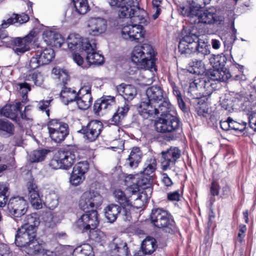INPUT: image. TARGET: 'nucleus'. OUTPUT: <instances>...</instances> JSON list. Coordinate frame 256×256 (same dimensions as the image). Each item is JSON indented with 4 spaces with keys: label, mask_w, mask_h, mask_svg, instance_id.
<instances>
[{
    "label": "nucleus",
    "mask_w": 256,
    "mask_h": 256,
    "mask_svg": "<svg viewBox=\"0 0 256 256\" xmlns=\"http://www.w3.org/2000/svg\"><path fill=\"white\" fill-rule=\"evenodd\" d=\"M8 190V188L6 184H0V207L4 206L7 202L6 193Z\"/></svg>",
    "instance_id": "48"
},
{
    "label": "nucleus",
    "mask_w": 256,
    "mask_h": 256,
    "mask_svg": "<svg viewBox=\"0 0 256 256\" xmlns=\"http://www.w3.org/2000/svg\"><path fill=\"white\" fill-rule=\"evenodd\" d=\"M78 92L70 88L64 86L62 88L60 94V98L66 104L70 102L76 100Z\"/></svg>",
    "instance_id": "33"
},
{
    "label": "nucleus",
    "mask_w": 256,
    "mask_h": 256,
    "mask_svg": "<svg viewBox=\"0 0 256 256\" xmlns=\"http://www.w3.org/2000/svg\"><path fill=\"white\" fill-rule=\"evenodd\" d=\"M202 8L198 10L196 15L193 16H189L190 18H196L198 22L206 24H222L224 22V18L221 16H218L216 14V10L214 8H210L202 10Z\"/></svg>",
    "instance_id": "10"
},
{
    "label": "nucleus",
    "mask_w": 256,
    "mask_h": 256,
    "mask_svg": "<svg viewBox=\"0 0 256 256\" xmlns=\"http://www.w3.org/2000/svg\"><path fill=\"white\" fill-rule=\"evenodd\" d=\"M194 52H196L197 55L204 58L206 56L208 55L210 52V45L202 40H200L197 44Z\"/></svg>",
    "instance_id": "38"
},
{
    "label": "nucleus",
    "mask_w": 256,
    "mask_h": 256,
    "mask_svg": "<svg viewBox=\"0 0 256 256\" xmlns=\"http://www.w3.org/2000/svg\"><path fill=\"white\" fill-rule=\"evenodd\" d=\"M142 158V152L140 148H134L132 150L128 158L126 159L125 164L132 168H136L138 166Z\"/></svg>",
    "instance_id": "30"
},
{
    "label": "nucleus",
    "mask_w": 256,
    "mask_h": 256,
    "mask_svg": "<svg viewBox=\"0 0 256 256\" xmlns=\"http://www.w3.org/2000/svg\"><path fill=\"white\" fill-rule=\"evenodd\" d=\"M124 26L122 30V35L125 40L138 42L144 38V32L142 26L138 22H133Z\"/></svg>",
    "instance_id": "17"
},
{
    "label": "nucleus",
    "mask_w": 256,
    "mask_h": 256,
    "mask_svg": "<svg viewBox=\"0 0 256 256\" xmlns=\"http://www.w3.org/2000/svg\"><path fill=\"white\" fill-rule=\"evenodd\" d=\"M248 118L250 127L256 132V111L252 112Z\"/></svg>",
    "instance_id": "61"
},
{
    "label": "nucleus",
    "mask_w": 256,
    "mask_h": 256,
    "mask_svg": "<svg viewBox=\"0 0 256 256\" xmlns=\"http://www.w3.org/2000/svg\"><path fill=\"white\" fill-rule=\"evenodd\" d=\"M89 168L88 164L86 161L80 162L77 163L73 168V171L77 172L78 174L84 176L85 173L88 171Z\"/></svg>",
    "instance_id": "45"
},
{
    "label": "nucleus",
    "mask_w": 256,
    "mask_h": 256,
    "mask_svg": "<svg viewBox=\"0 0 256 256\" xmlns=\"http://www.w3.org/2000/svg\"><path fill=\"white\" fill-rule=\"evenodd\" d=\"M52 73L55 76V78L58 79L64 84L68 80V72L60 68H54L52 70Z\"/></svg>",
    "instance_id": "42"
},
{
    "label": "nucleus",
    "mask_w": 256,
    "mask_h": 256,
    "mask_svg": "<svg viewBox=\"0 0 256 256\" xmlns=\"http://www.w3.org/2000/svg\"><path fill=\"white\" fill-rule=\"evenodd\" d=\"M110 247L112 250L111 256H129L126 243L120 239H114Z\"/></svg>",
    "instance_id": "26"
},
{
    "label": "nucleus",
    "mask_w": 256,
    "mask_h": 256,
    "mask_svg": "<svg viewBox=\"0 0 256 256\" xmlns=\"http://www.w3.org/2000/svg\"><path fill=\"white\" fill-rule=\"evenodd\" d=\"M156 240L151 237H147L142 244L141 248L144 254H150L155 251L157 248Z\"/></svg>",
    "instance_id": "34"
},
{
    "label": "nucleus",
    "mask_w": 256,
    "mask_h": 256,
    "mask_svg": "<svg viewBox=\"0 0 256 256\" xmlns=\"http://www.w3.org/2000/svg\"><path fill=\"white\" fill-rule=\"evenodd\" d=\"M114 194L116 200L122 207L123 210L122 212V219L125 221H130L132 218L130 210L132 208L134 207L139 208H140V206L136 205V202L132 204L130 200L126 197L124 192L120 190H116Z\"/></svg>",
    "instance_id": "11"
},
{
    "label": "nucleus",
    "mask_w": 256,
    "mask_h": 256,
    "mask_svg": "<svg viewBox=\"0 0 256 256\" xmlns=\"http://www.w3.org/2000/svg\"><path fill=\"white\" fill-rule=\"evenodd\" d=\"M197 6H192V14H196L198 10L200 8H202L204 6L210 4V0H197Z\"/></svg>",
    "instance_id": "57"
},
{
    "label": "nucleus",
    "mask_w": 256,
    "mask_h": 256,
    "mask_svg": "<svg viewBox=\"0 0 256 256\" xmlns=\"http://www.w3.org/2000/svg\"><path fill=\"white\" fill-rule=\"evenodd\" d=\"M74 7L68 9L66 16L68 20L75 22L80 16L85 14L88 10V6L87 0H73Z\"/></svg>",
    "instance_id": "16"
},
{
    "label": "nucleus",
    "mask_w": 256,
    "mask_h": 256,
    "mask_svg": "<svg viewBox=\"0 0 256 256\" xmlns=\"http://www.w3.org/2000/svg\"><path fill=\"white\" fill-rule=\"evenodd\" d=\"M121 208L116 204H110L108 206L104 209L106 218L108 222H114L120 214Z\"/></svg>",
    "instance_id": "31"
},
{
    "label": "nucleus",
    "mask_w": 256,
    "mask_h": 256,
    "mask_svg": "<svg viewBox=\"0 0 256 256\" xmlns=\"http://www.w3.org/2000/svg\"><path fill=\"white\" fill-rule=\"evenodd\" d=\"M40 66H42V64L40 62L38 56H36V54L35 52L34 55L30 60L29 66L31 69L34 70L38 68Z\"/></svg>",
    "instance_id": "56"
},
{
    "label": "nucleus",
    "mask_w": 256,
    "mask_h": 256,
    "mask_svg": "<svg viewBox=\"0 0 256 256\" xmlns=\"http://www.w3.org/2000/svg\"><path fill=\"white\" fill-rule=\"evenodd\" d=\"M28 197L32 206L36 210L42 208V201L37 186L33 182L28 183Z\"/></svg>",
    "instance_id": "22"
},
{
    "label": "nucleus",
    "mask_w": 256,
    "mask_h": 256,
    "mask_svg": "<svg viewBox=\"0 0 256 256\" xmlns=\"http://www.w3.org/2000/svg\"><path fill=\"white\" fill-rule=\"evenodd\" d=\"M76 52H74L72 54V60L78 66L84 68V66H83L84 62L83 58L80 54L76 53Z\"/></svg>",
    "instance_id": "60"
},
{
    "label": "nucleus",
    "mask_w": 256,
    "mask_h": 256,
    "mask_svg": "<svg viewBox=\"0 0 256 256\" xmlns=\"http://www.w3.org/2000/svg\"><path fill=\"white\" fill-rule=\"evenodd\" d=\"M42 38L47 44L56 48H60L64 42L60 34L50 30L44 32Z\"/></svg>",
    "instance_id": "23"
},
{
    "label": "nucleus",
    "mask_w": 256,
    "mask_h": 256,
    "mask_svg": "<svg viewBox=\"0 0 256 256\" xmlns=\"http://www.w3.org/2000/svg\"><path fill=\"white\" fill-rule=\"evenodd\" d=\"M48 152L50 150L45 149L35 150L30 155V160L32 162L42 161L44 160Z\"/></svg>",
    "instance_id": "40"
},
{
    "label": "nucleus",
    "mask_w": 256,
    "mask_h": 256,
    "mask_svg": "<svg viewBox=\"0 0 256 256\" xmlns=\"http://www.w3.org/2000/svg\"><path fill=\"white\" fill-rule=\"evenodd\" d=\"M210 63L214 68L212 71L218 70V72L224 73L226 75H229L230 78L231 76L230 74L227 70H223L226 63V58L221 54H212L209 58Z\"/></svg>",
    "instance_id": "25"
},
{
    "label": "nucleus",
    "mask_w": 256,
    "mask_h": 256,
    "mask_svg": "<svg viewBox=\"0 0 256 256\" xmlns=\"http://www.w3.org/2000/svg\"><path fill=\"white\" fill-rule=\"evenodd\" d=\"M129 110V106L125 104L122 106L118 108L116 112L120 114V116L124 118Z\"/></svg>",
    "instance_id": "64"
},
{
    "label": "nucleus",
    "mask_w": 256,
    "mask_h": 256,
    "mask_svg": "<svg viewBox=\"0 0 256 256\" xmlns=\"http://www.w3.org/2000/svg\"><path fill=\"white\" fill-rule=\"evenodd\" d=\"M14 125L7 120L0 119V132H4L10 134H13Z\"/></svg>",
    "instance_id": "47"
},
{
    "label": "nucleus",
    "mask_w": 256,
    "mask_h": 256,
    "mask_svg": "<svg viewBox=\"0 0 256 256\" xmlns=\"http://www.w3.org/2000/svg\"><path fill=\"white\" fill-rule=\"evenodd\" d=\"M161 0H152V4L153 8L155 13L153 14L152 17L154 20L156 19L160 13V9L159 8L161 4Z\"/></svg>",
    "instance_id": "58"
},
{
    "label": "nucleus",
    "mask_w": 256,
    "mask_h": 256,
    "mask_svg": "<svg viewBox=\"0 0 256 256\" xmlns=\"http://www.w3.org/2000/svg\"><path fill=\"white\" fill-rule=\"evenodd\" d=\"M36 53V56H38L42 65L48 64L54 57V50L51 48L38 50Z\"/></svg>",
    "instance_id": "32"
},
{
    "label": "nucleus",
    "mask_w": 256,
    "mask_h": 256,
    "mask_svg": "<svg viewBox=\"0 0 256 256\" xmlns=\"http://www.w3.org/2000/svg\"><path fill=\"white\" fill-rule=\"evenodd\" d=\"M106 22L102 18H90L88 22L87 30L90 35L98 36L106 30Z\"/></svg>",
    "instance_id": "21"
},
{
    "label": "nucleus",
    "mask_w": 256,
    "mask_h": 256,
    "mask_svg": "<svg viewBox=\"0 0 256 256\" xmlns=\"http://www.w3.org/2000/svg\"><path fill=\"white\" fill-rule=\"evenodd\" d=\"M187 2L189 4L188 8H182L181 13L184 16H193L194 14L192 13V6L194 7L197 6V0H186Z\"/></svg>",
    "instance_id": "49"
},
{
    "label": "nucleus",
    "mask_w": 256,
    "mask_h": 256,
    "mask_svg": "<svg viewBox=\"0 0 256 256\" xmlns=\"http://www.w3.org/2000/svg\"><path fill=\"white\" fill-rule=\"evenodd\" d=\"M113 8L118 9L120 18H130L133 22L145 24L146 12L138 6H131L125 0H107Z\"/></svg>",
    "instance_id": "4"
},
{
    "label": "nucleus",
    "mask_w": 256,
    "mask_h": 256,
    "mask_svg": "<svg viewBox=\"0 0 256 256\" xmlns=\"http://www.w3.org/2000/svg\"><path fill=\"white\" fill-rule=\"evenodd\" d=\"M150 220L158 228L171 229L172 221L170 220L168 212L162 208L153 209L150 214Z\"/></svg>",
    "instance_id": "13"
},
{
    "label": "nucleus",
    "mask_w": 256,
    "mask_h": 256,
    "mask_svg": "<svg viewBox=\"0 0 256 256\" xmlns=\"http://www.w3.org/2000/svg\"><path fill=\"white\" fill-rule=\"evenodd\" d=\"M12 254L10 252V249L6 244H0V256H11Z\"/></svg>",
    "instance_id": "62"
},
{
    "label": "nucleus",
    "mask_w": 256,
    "mask_h": 256,
    "mask_svg": "<svg viewBox=\"0 0 256 256\" xmlns=\"http://www.w3.org/2000/svg\"><path fill=\"white\" fill-rule=\"evenodd\" d=\"M168 112L169 110L166 112L158 114L160 117L154 123L155 130L158 132L174 134L180 130L178 119Z\"/></svg>",
    "instance_id": "6"
},
{
    "label": "nucleus",
    "mask_w": 256,
    "mask_h": 256,
    "mask_svg": "<svg viewBox=\"0 0 256 256\" xmlns=\"http://www.w3.org/2000/svg\"><path fill=\"white\" fill-rule=\"evenodd\" d=\"M148 100L140 102L138 108L139 114L144 118L154 116L160 112H166L170 108V104L164 95L160 86H152L146 90Z\"/></svg>",
    "instance_id": "1"
},
{
    "label": "nucleus",
    "mask_w": 256,
    "mask_h": 256,
    "mask_svg": "<svg viewBox=\"0 0 256 256\" xmlns=\"http://www.w3.org/2000/svg\"><path fill=\"white\" fill-rule=\"evenodd\" d=\"M194 70V72L198 75H202L206 72V67L202 60L196 59L193 62L192 66Z\"/></svg>",
    "instance_id": "44"
},
{
    "label": "nucleus",
    "mask_w": 256,
    "mask_h": 256,
    "mask_svg": "<svg viewBox=\"0 0 256 256\" xmlns=\"http://www.w3.org/2000/svg\"><path fill=\"white\" fill-rule=\"evenodd\" d=\"M115 105L114 97L106 96L97 100L94 106V111L95 114H99L102 110L106 109L110 110Z\"/></svg>",
    "instance_id": "24"
},
{
    "label": "nucleus",
    "mask_w": 256,
    "mask_h": 256,
    "mask_svg": "<svg viewBox=\"0 0 256 256\" xmlns=\"http://www.w3.org/2000/svg\"><path fill=\"white\" fill-rule=\"evenodd\" d=\"M117 90L124 99L128 102L132 100L137 94L136 88L131 84H122L117 86Z\"/></svg>",
    "instance_id": "27"
},
{
    "label": "nucleus",
    "mask_w": 256,
    "mask_h": 256,
    "mask_svg": "<svg viewBox=\"0 0 256 256\" xmlns=\"http://www.w3.org/2000/svg\"><path fill=\"white\" fill-rule=\"evenodd\" d=\"M196 109L198 116L206 117L209 115L208 108L206 103L198 104Z\"/></svg>",
    "instance_id": "50"
},
{
    "label": "nucleus",
    "mask_w": 256,
    "mask_h": 256,
    "mask_svg": "<svg viewBox=\"0 0 256 256\" xmlns=\"http://www.w3.org/2000/svg\"><path fill=\"white\" fill-rule=\"evenodd\" d=\"M154 56L152 46L146 44L134 48L132 52V60L140 69L156 70L153 57Z\"/></svg>",
    "instance_id": "5"
},
{
    "label": "nucleus",
    "mask_w": 256,
    "mask_h": 256,
    "mask_svg": "<svg viewBox=\"0 0 256 256\" xmlns=\"http://www.w3.org/2000/svg\"><path fill=\"white\" fill-rule=\"evenodd\" d=\"M86 192L90 196L91 198H90V200L95 208H97L102 204V198L99 193L94 191H89Z\"/></svg>",
    "instance_id": "43"
},
{
    "label": "nucleus",
    "mask_w": 256,
    "mask_h": 256,
    "mask_svg": "<svg viewBox=\"0 0 256 256\" xmlns=\"http://www.w3.org/2000/svg\"><path fill=\"white\" fill-rule=\"evenodd\" d=\"M22 108V104L20 102H17L14 105L7 104L0 110V115L14 120Z\"/></svg>",
    "instance_id": "28"
},
{
    "label": "nucleus",
    "mask_w": 256,
    "mask_h": 256,
    "mask_svg": "<svg viewBox=\"0 0 256 256\" xmlns=\"http://www.w3.org/2000/svg\"><path fill=\"white\" fill-rule=\"evenodd\" d=\"M198 40H200V39L196 34L189 32L188 34L184 36L180 40V47L181 50H184L186 44L189 45L191 44L192 46H194V48H196Z\"/></svg>",
    "instance_id": "35"
},
{
    "label": "nucleus",
    "mask_w": 256,
    "mask_h": 256,
    "mask_svg": "<svg viewBox=\"0 0 256 256\" xmlns=\"http://www.w3.org/2000/svg\"><path fill=\"white\" fill-rule=\"evenodd\" d=\"M143 173L146 175H150L153 174L156 168V161L154 158H150L145 162Z\"/></svg>",
    "instance_id": "41"
},
{
    "label": "nucleus",
    "mask_w": 256,
    "mask_h": 256,
    "mask_svg": "<svg viewBox=\"0 0 256 256\" xmlns=\"http://www.w3.org/2000/svg\"><path fill=\"white\" fill-rule=\"evenodd\" d=\"M178 48L179 52L180 53V54L184 55V56L186 57L192 54L195 52L196 50V48H194V46H192L191 44L189 45L188 44H186V46H184V50H181V48L180 47V42H179Z\"/></svg>",
    "instance_id": "54"
},
{
    "label": "nucleus",
    "mask_w": 256,
    "mask_h": 256,
    "mask_svg": "<svg viewBox=\"0 0 256 256\" xmlns=\"http://www.w3.org/2000/svg\"><path fill=\"white\" fill-rule=\"evenodd\" d=\"M66 42L68 48L72 52H81L88 50V48L90 47L91 50L95 48L94 40L90 41L76 34H69Z\"/></svg>",
    "instance_id": "9"
},
{
    "label": "nucleus",
    "mask_w": 256,
    "mask_h": 256,
    "mask_svg": "<svg viewBox=\"0 0 256 256\" xmlns=\"http://www.w3.org/2000/svg\"><path fill=\"white\" fill-rule=\"evenodd\" d=\"M51 100H42L38 104V108L41 110H45L46 115L49 116V110L48 108L49 106Z\"/></svg>",
    "instance_id": "59"
},
{
    "label": "nucleus",
    "mask_w": 256,
    "mask_h": 256,
    "mask_svg": "<svg viewBox=\"0 0 256 256\" xmlns=\"http://www.w3.org/2000/svg\"><path fill=\"white\" fill-rule=\"evenodd\" d=\"M162 170H166L174 166L181 156V150L177 147L171 146L167 150L162 152Z\"/></svg>",
    "instance_id": "15"
},
{
    "label": "nucleus",
    "mask_w": 256,
    "mask_h": 256,
    "mask_svg": "<svg viewBox=\"0 0 256 256\" xmlns=\"http://www.w3.org/2000/svg\"><path fill=\"white\" fill-rule=\"evenodd\" d=\"M95 48L91 50V48H88V50H85L86 53V60L90 64L100 65L104 62L103 56L96 52V44L94 40Z\"/></svg>",
    "instance_id": "29"
},
{
    "label": "nucleus",
    "mask_w": 256,
    "mask_h": 256,
    "mask_svg": "<svg viewBox=\"0 0 256 256\" xmlns=\"http://www.w3.org/2000/svg\"><path fill=\"white\" fill-rule=\"evenodd\" d=\"M50 136L56 142L63 141L68 134V124L56 119L50 120L48 124Z\"/></svg>",
    "instance_id": "8"
},
{
    "label": "nucleus",
    "mask_w": 256,
    "mask_h": 256,
    "mask_svg": "<svg viewBox=\"0 0 256 256\" xmlns=\"http://www.w3.org/2000/svg\"><path fill=\"white\" fill-rule=\"evenodd\" d=\"M28 204L23 197L14 196L10 198L8 204L9 212L15 217H21L26 212Z\"/></svg>",
    "instance_id": "14"
},
{
    "label": "nucleus",
    "mask_w": 256,
    "mask_h": 256,
    "mask_svg": "<svg viewBox=\"0 0 256 256\" xmlns=\"http://www.w3.org/2000/svg\"><path fill=\"white\" fill-rule=\"evenodd\" d=\"M210 78H202L200 80V86H203L206 92V94H210L216 88V81L218 82H225L230 78V76L224 73L222 74L218 70L210 72Z\"/></svg>",
    "instance_id": "12"
},
{
    "label": "nucleus",
    "mask_w": 256,
    "mask_h": 256,
    "mask_svg": "<svg viewBox=\"0 0 256 256\" xmlns=\"http://www.w3.org/2000/svg\"><path fill=\"white\" fill-rule=\"evenodd\" d=\"M22 225L18 228L15 242L18 246L26 247L36 242V229L40 223L36 213L28 214L20 219Z\"/></svg>",
    "instance_id": "2"
},
{
    "label": "nucleus",
    "mask_w": 256,
    "mask_h": 256,
    "mask_svg": "<svg viewBox=\"0 0 256 256\" xmlns=\"http://www.w3.org/2000/svg\"><path fill=\"white\" fill-rule=\"evenodd\" d=\"M34 251H37L39 256H56L54 248H50V246L46 244L44 246H41L39 245L36 244L34 246Z\"/></svg>",
    "instance_id": "39"
},
{
    "label": "nucleus",
    "mask_w": 256,
    "mask_h": 256,
    "mask_svg": "<svg viewBox=\"0 0 256 256\" xmlns=\"http://www.w3.org/2000/svg\"><path fill=\"white\" fill-rule=\"evenodd\" d=\"M90 238L96 242L102 244L104 242L106 239L105 234L100 230H94L90 234Z\"/></svg>",
    "instance_id": "46"
},
{
    "label": "nucleus",
    "mask_w": 256,
    "mask_h": 256,
    "mask_svg": "<svg viewBox=\"0 0 256 256\" xmlns=\"http://www.w3.org/2000/svg\"><path fill=\"white\" fill-rule=\"evenodd\" d=\"M17 88L18 89L20 94L22 95L23 100L27 98V94L30 90V86L27 83H21L18 84Z\"/></svg>",
    "instance_id": "52"
},
{
    "label": "nucleus",
    "mask_w": 256,
    "mask_h": 256,
    "mask_svg": "<svg viewBox=\"0 0 256 256\" xmlns=\"http://www.w3.org/2000/svg\"><path fill=\"white\" fill-rule=\"evenodd\" d=\"M90 198H91L90 196L86 192L81 196L79 201L80 208L86 211V213L82 214L76 222L75 225L82 232L94 230L99 224L97 211L94 210H89L90 208H95L91 204Z\"/></svg>",
    "instance_id": "3"
},
{
    "label": "nucleus",
    "mask_w": 256,
    "mask_h": 256,
    "mask_svg": "<svg viewBox=\"0 0 256 256\" xmlns=\"http://www.w3.org/2000/svg\"><path fill=\"white\" fill-rule=\"evenodd\" d=\"M76 100L80 109L86 110L90 108L92 102L91 85L90 84H84L80 88Z\"/></svg>",
    "instance_id": "18"
},
{
    "label": "nucleus",
    "mask_w": 256,
    "mask_h": 256,
    "mask_svg": "<svg viewBox=\"0 0 256 256\" xmlns=\"http://www.w3.org/2000/svg\"><path fill=\"white\" fill-rule=\"evenodd\" d=\"M46 202L50 209L55 208L58 205V200L55 194H50L46 197Z\"/></svg>",
    "instance_id": "55"
},
{
    "label": "nucleus",
    "mask_w": 256,
    "mask_h": 256,
    "mask_svg": "<svg viewBox=\"0 0 256 256\" xmlns=\"http://www.w3.org/2000/svg\"><path fill=\"white\" fill-rule=\"evenodd\" d=\"M74 256H94L92 247L88 244H84L76 248L73 252Z\"/></svg>",
    "instance_id": "37"
},
{
    "label": "nucleus",
    "mask_w": 256,
    "mask_h": 256,
    "mask_svg": "<svg viewBox=\"0 0 256 256\" xmlns=\"http://www.w3.org/2000/svg\"><path fill=\"white\" fill-rule=\"evenodd\" d=\"M16 14H13L10 18L6 20V22H4L2 24V28H5L9 25L17 22Z\"/></svg>",
    "instance_id": "63"
},
{
    "label": "nucleus",
    "mask_w": 256,
    "mask_h": 256,
    "mask_svg": "<svg viewBox=\"0 0 256 256\" xmlns=\"http://www.w3.org/2000/svg\"><path fill=\"white\" fill-rule=\"evenodd\" d=\"M28 80H32L34 83L38 86L42 84L44 80L42 75L38 72H34L32 74H30L28 77L27 78Z\"/></svg>",
    "instance_id": "53"
},
{
    "label": "nucleus",
    "mask_w": 256,
    "mask_h": 256,
    "mask_svg": "<svg viewBox=\"0 0 256 256\" xmlns=\"http://www.w3.org/2000/svg\"><path fill=\"white\" fill-rule=\"evenodd\" d=\"M152 176L146 175L142 172V174L138 180L137 184H134L132 187L130 188L132 190V193L136 192L139 190V187H142L146 186L148 188V186H150L152 182Z\"/></svg>",
    "instance_id": "36"
},
{
    "label": "nucleus",
    "mask_w": 256,
    "mask_h": 256,
    "mask_svg": "<svg viewBox=\"0 0 256 256\" xmlns=\"http://www.w3.org/2000/svg\"><path fill=\"white\" fill-rule=\"evenodd\" d=\"M84 179V176L78 174L77 172L72 170L70 178V182L72 184L77 186L82 182Z\"/></svg>",
    "instance_id": "51"
},
{
    "label": "nucleus",
    "mask_w": 256,
    "mask_h": 256,
    "mask_svg": "<svg viewBox=\"0 0 256 256\" xmlns=\"http://www.w3.org/2000/svg\"><path fill=\"white\" fill-rule=\"evenodd\" d=\"M35 32H30L23 38H17L12 41L13 50L18 55L24 53L30 50V44L34 38Z\"/></svg>",
    "instance_id": "20"
},
{
    "label": "nucleus",
    "mask_w": 256,
    "mask_h": 256,
    "mask_svg": "<svg viewBox=\"0 0 256 256\" xmlns=\"http://www.w3.org/2000/svg\"><path fill=\"white\" fill-rule=\"evenodd\" d=\"M76 158L74 152L64 150H58L50 160V166L54 169H69L74 164Z\"/></svg>",
    "instance_id": "7"
},
{
    "label": "nucleus",
    "mask_w": 256,
    "mask_h": 256,
    "mask_svg": "<svg viewBox=\"0 0 256 256\" xmlns=\"http://www.w3.org/2000/svg\"><path fill=\"white\" fill-rule=\"evenodd\" d=\"M102 128V124L100 121L92 120L79 132L84 134L89 142H94L98 138Z\"/></svg>",
    "instance_id": "19"
}]
</instances>
